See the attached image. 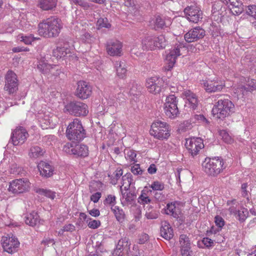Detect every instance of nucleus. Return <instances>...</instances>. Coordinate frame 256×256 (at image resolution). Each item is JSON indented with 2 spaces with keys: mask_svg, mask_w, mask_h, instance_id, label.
Listing matches in <instances>:
<instances>
[{
  "mask_svg": "<svg viewBox=\"0 0 256 256\" xmlns=\"http://www.w3.org/2000/svg\"><path fill=\"white\" fill-rule=\"evenodd\" d=\"M184 98H186L190 104V107L192 110H195L198 105V99L194 94L189 90L184 91L182 93Z\"/></svg>",
  "mask_w": 256,
  "mask_h": 256,
  "instance_id": "nucleus-25",
  "label": "nucleus"
},
{
  "mask_svg": "<svg viewBox=\"0 0 256 256\" xmlns=\"http://www.w3.org/2000/svg\"><path fill=\"white\" fill-rule=\"evenodd\" d=\"M179 242L180 248L190 247V240L186 234H181L180 236Z\"/></svg>",
  "mask_w": 256,
  "mask_h": 256,
  "instance_id": "nucleus-35",
  "label": "nucleus"
},
{
  "mask_svg": "<svg viewBox=\"0 0 256 256\" xmlns=\"http://www.w3.org/2000/svg\"><path fill=\"white\" fill-rule=\"evenodd\" d=\"M29 134L27 130L22 126L16 127L12 132L10 138L14 146L23 144Z\"/></svg>",
  "mask_w": 256,
  "mask_h": 256,
  "instance_id": "nucleus-12",
  "label": "nucleus"
},
{
  "mask_svg": "<svg viewBox=\"0 0 256 256\" xmlns=\"http://www.w3.org/2000/svg\"><path fill=\"white\" fill-rule=\"evenodd\" d=\"M131 172L134 174H142L143 170L140 168L139 164H136L131 167Z\"/></svg>",
  "mask_w": 256,
  "mask_h": 256,
  "instance_id": "nucleus-55",
  "label": "nucleus"
},
{
  "mask_svg": "<svg viewBox=\"0 0 256 256\" xmlns=\"http://www.w3.org/2000/svg\"><path fill=\"white\" fill-rule=\"evenodd\" d=\"M219 134L225 142L231 144L233 142V139L225 130H220Z\"/></svg>",
  "mask_w": 256,
  "mask_h": 256,
  "instance_id": "nucleus-41",
  "label": "nucleus"
},
{
  "mask_svg": "<svg viewBox=\"0 0 256 256\" xmlns=\"http://www.w3.org/2000/svg\"><path fill=\"white\" fill-rule=\"evenodd\" d=\"M37 192L40 194L44 195L52 200H54L56 197V192L44 188H40L37 191Z\"/></svg>",
  "mask_w": 256,
  "mask_h": 256,
  "instance_id": "nucleus-37",
  "label": "nucleus"
},
{
  "mask_svg": "<svg viewBox=\"0 0 256 256\" xmlns=\"http://www.w3.org/2000/svg\"><path fill=\"white\" fill-rule=\"evenodd\" d=\"M44 152L38 146H32L29 152V156L32 158H36L42 156Z\"/></svg>",
  "mask_w": 256,
  "mask_h": 256,
  "instance_id": "nucleus-32",
  "label": "nucleus"
},
{
  "mask_svg": "<svg viewBox=\"0 0 256 256\" xmlns=\"http://www.w3.org/2000/svg\"><path fill=\"white\" fill-rule=\"evenodd\" d=\"M162 80L157 77H152L146 82V86L150 92L154 94L160 92Z\"/></svg>",
  "mask_w": 256,
  "mask_h": 256,
  "instance_id": "nucleus-19",
  "label": "nucleus"
},
{
  "mask_svg": "<svg viewBox=\"0 0 256 256\" xmlns=\"http://www.w3.org/2000/svg\"><path fill=\"white\" fill-rule=\"evenodd\" d=\"M160 235L166 240L171 239L174 236L173 230L166 221H162L161 222Z\"/></svg>",
  "mask_w": 256,
  "mask_h": 256,
  "instance_id": "nucleus-22",
  "label": "nucleus"
},
{
  "mask_svg": "<svg viewBox=\"0 0 256 256\" xmlns=\"http://www.w3.org/2000/svg\"><path fill=\"white\" fill-rule=\"evenodd\" d=\"M126 158L127 160H129L131 162L134 163L136 162V154L134 150H126L124 151Z\"/></svg>",
  "mask_w": 256,
  "mask_h": 256,
  "instance_id": "nucleus-39",
  "label": "nucleus"
},
{
  "mask_svg": "<svg viewBox=\"0 0 256 256\" xmlns=\"http://www.w3.org/2000/svg\"><path fill=\"white\" fill-rule=\"evenodd\" d=\"M74 4L82 6L85 10L88 9L90 7L88 4L87 2H84L82 0H76Z\"/></svg>",
  "mask_w": 256,
  "mask_h": 256,
  "instance_id": "nucleus-58",
  "label": "nucleus"
},
{
  "mask_svg": "<svg viewBox=\"0 0 256 256\" xmlns=\"http://www.w3.org/2000/svg\"><path fill=\"white\" fill-rule=\"evenodd\" d=\"M128 256H144L142 252H140L138 246L134 245L132 250H128L127 251Z\"/></svg>",
  "mask_w": 256,
  "mask_h": 256,
  "instance_id": "nucleus-44",
  "label": "nucleus"
},
{
  "mask_svg": "<svg viewBox=\"0 0 256 256\" xmlns=\"http://www.w3.org/2000/svg\"><path fill=\"white\" fill-rule=\"evenodd\" d=\"M104 203L105 205L108 204L111 206L112 207H114L116 203V196L112 194L108 195L104 201Z\"/></svg>",
  "mask_w": 256,
  "mask_h": 256,
  "instance_id": "nucleus-45",
  "label": "nucleus"
},
{
  "mask_svg": "<svg viewBox=\"0 0 256 256\" xmlns=\"http://www.w3.org/2000/svg\"><path fill=\"white\" fill-rule=\"evenodd\" d=\"M224 162L220 158H206L202 164L204 171L209 175L216 176L223 169Z\"/></svg>",
  "mask_w": 256,
  "mask_h": 256,
  "instance_id": "nucleus-4",
  "label": "nucleus"
},
{
  "mask_svg": "<svg viewBox=\"0 0 256 256\" xmlns=\"http://www.w3.org/2000/svg\"><path fill=\"white\" fill-rule=\"evenodd\" d=\"M122 44L118 40H110L106 45V50L112 56H120L122 52Z\"/></svg>",
  "mask_w": 256,
  "mask_h": 256,
  "instance_id": "nucleus-20",
  "label": "nucleus"
},
{
  "mask_svg": "<svg viewBox=\"0 0 256 256\" xmlns=\"http://www.w3.org/2000/svg\"><path fill=\"white\" fill-rule=\"evenodd\" d=\"M62 28V24L60 18L51 17L38 24V32L44 37H56L58 35Z\"/></svg>",
  "mask_w": 256,
  "mask_h": 256,
  "instance_id": "nucleus-1",
  "label": "nucleus"
},
{
  "mask_svg": "<svg viewBox=\"0 0 256 256\" xmlns=\"http://www.w3.org/2000/svg\"><path fill=\"white\" fill-rule=\"evenodd\" d=\"M25 222L31 226H36L40 222L39 216L36 212H33L25 216Z\"/></svg>",
  "mask_w": 256,
  "mask_h": 256,
  "instance_id": "nucleus-26",
  "label": "nucleus"
},
{
  "mask_svg": "<svg viewBox=\"0 0 256 256\" xmlns=\"http://www.w3.org/2000/svg\"><path fill=\"white\" fill-rule=\"evenodd\" d=\"M142 90V87L138 84H133L132 87L130 88V92L131 94L134 96L138 95Z\"/></svg>",
  "mask_w": 256,
  "mask_h": 256,
  "instance_id": "nucleus-47",
  "label": "nucleus"
},
{
  "mask_svg": "<svg viewBox=\"0 0 256 256\" xmlns=\"http://www.w3.org/2000/svg\"><path fill=\"white\" fill-rule=\"evenodd\" d=\"M19 40L26 44H29L35 40L31 35L28 36H19Z\"/></svg>",
  "mask_w": 256,
  "mask_h": 256,
  "instance_id": "nucleus-51",
  "label": "nucleus"
},
{
  "mask_svg": "<svg viewBox=\"0 0 256 256\" xmlns=\"http://www.w3.org/2000/svg\"><path fill=\"white\" fill-rule=\"evenodd\" d=\"M100 225V220H92L90 221L88 224V226L89 228L93 229H95L98 228Z\"/></svg>",
  "mask_w": 256,
  "mask_h": 256,
  "instance_id": "nucleus-61",
  "label": "nucleus"
},
{
  "mask_svg": "<svg viewBox=\"0 0 256 256\" xmlns=\"http://www.w3.org/2000/svg\"><path fill=\"white\" fill-rule=\"evenodd\" d=\"M150 25L152 28L156 30L166 26V22L162 16H156L150 21Z\"/></svg>",
  "mask_w": 256,
  "mask_h": 256,
  "instance_id": "nucleus-24",
  "label": "nucleus"
},
{
  "mask_svg": "<svg viewBox=\"0 0 256 256\" xmlns=\"http://www.w3.org/2000/svg\"><path fill=\"white\" fill-rule=\"evenodd\" d=\"M76 92V96L80 98H88L92 94L91 86L84 81H79Z\"/></svg>",
  "mask_w": 256,
  "mask_h": 256,
  "instance_id": "nucleus-17",
  "label": "nucleus"
},
{
  "mask_svg": "<svg viewBox=\"0 0 256 256\" xmlns=\"http://www.w3.org/2000/svg\"><path fill=\"white\" fill-rule=\"evenodd\" d=\"M130 244H131L128 238L124 237L118 240L116 246L117 248H120L123 252L124 250H125L127 254L128 250V249L131 250L130 248Z\"/></svg>",
  "mask_w": 256,
  "mask_h": 256,
  "instance_id": "nucleus-31",
  "label": "nucleus"
},
{
  "mask_svg": "<svg viewBox=\"0 0 256 256\" xmlns=\"http://www.w3.org/2000/svg\"><path fill=\"white\" fill-rule=\"evenodd\" d=\"M121 192L122 195V198L125 199V201L127 203L132 204L136 196L134 193L130 192H123L122 191Z\"/></svg>",
  "mask_w": 256,
  "mask_h": 256,
  "instance_id": "nucleus-43",
  "label": "nucleus"
},
{
  "mask_svg": "<svg viewBox=\"0 0 256 256\" xmlns=\"http://www.w3.org/2000/svg\"><path fill=\"white\" fill-rule=\"evenodd\" d=\"M142 44L144 50H153L156 48H164L166 41L163 35L158 36H146L142 40Z\"/></svg>",
  "mask_w": 256,
  "mask_h": 256,
  "instance_id": "nucleus-5",
  "label": "nucleus"
},
{
  "mask_svg": "<svg viewBox=\"0 0 256 256\" xmlns=\"http://www.w3.org/2000/svg\"><path fill=\"white\" fill-rule=\"evenodd\" d=\"M151 200L146 193V190L142 191L141 194L138 198V202L142 204H145L150 202Z\"/></svg>",
  "mask_w": 256,
  "mask_h": 256,
  "instance_id": "nucleus-38",
  "label": "nucleus"
},
{
  "mask_svg": "<svg viewBox=\"0 0 256 256\" xmlns=\"http://www.w3.org/2000/svg\"><path fill=\"white\" fill-rule=\"evenodd\" d=\"M40 174L42 176L48 178L53 174V168L48 164L44 162H40L38 166Z\"/></svg>",
  "mask_w": 256,
  "mask_h": 256,
  "instance_id": "nucleus-23",
  "label": "nucleus"
},
{
  "mask_svg": "<svg viewBox=\"0 0 256 256\" xmlns=\"http://www.w3.org/2000/svg\"><path fill=\"white\" fill-rule=\"evenodd\" d=\"M64 112L76 116H85L88 112V106L82 102L74 101L67 104L64 108Z\"/></svg>",
  "mask_w": 256,
  "mask_h": 256,
  "instance_id": "nucleus-7",
  "label": "nucleus"
},
{
  "mask_svg": "<svg viewBox=\"0 0 256 256\" xmlns=\"http://www.w3.org/2000/svg\"><path fill=\"white\" fill-rule=\"evenodd\" d=\"M180 48H182V46H175L174 48L170 50L167 54L166 58L167 66L166 67V70H170L174 66L177 57L181 54L180 53Z\"/></svg>",
  "mask_w": 256,
  "mask_h": 256,
  "instance_id": "nucleus-18",
  "label": "nucleus"
},
{
  "mask_svg": "<svg viewBox=\"0 0 256 256\" xmlns=\"http://www.w3.org/2000/svg\"><path fill=\"white\" fill-rule=\"evenodd\" d=\"M180 254L182 256H192L191 247L180 248Z\"/></svg>",
  "mask_w": 256,
  "mask_h": 256,
  "instance_id": "nucleus-54",
  "label": "nucleus"
},
{
  "mask_svg": "<svg viewBox=\"0 0 256 256\" xmlns=\"http://www.w3.org/2000/svg\"><path fill=\"white\" fill-rule=\"evenodd\" d=\"M205 30L200 26L190 30L184 34V39L188 42H192L202 38L205 36Z\"/></svg>",
  "mask_w": 256,
  "mask_h": 256,
  "instance_id": "nucleus-15",
  "label": "nucleus"
},
{
  "mask_svg": "<svg viewBox=\"0 0 256 256\" xmlns=\"http://www.w3.org/2000/svg\"><path fill=\"white\" fill-rule=\"evenodd\" d=\"M232 12L234 15L240 14L244 10V5L242 4L240 6H234L230 7Z\"/></svg>",
  "mask_w": 256,
  "mask_h": 256,
  "instance_id": "nucleus-52",
  "label": "nucleus"
},
{
  "mask_svg": "<svg viewBox=\"0 0 256 256\" xmlns=\"http://www.w3.org/2000/svg\"><path fill=\"white\" fill-rule=\"evenodd\" d=\"M246 13L249 16L256 19V6L251 5L248 6Z\"/></svg>",
  "mask_w": 256,
  "mask_h": 256,
  "instance_id": "nucleus-53",
  "label": "nucleus"
},
{
  "mask_svg": "<svg viewBox=\"0 0 256 256\" xmlns=\"http://www.w3.org/2000/svg\"><path fill=\"white\" fill-rule=\"evenodd\" d=\"M57 0H39V6L44 10H52L56 8Z\"/></svg>",
  "mask_w": 256,
  "mask_h": 256,
  "instance_id": "nucleus-27",
  "label": "nucleus"
},
{
  "mask_svg": "<svg viewBox=\"0 0 256 256\" xmlns=\"http://www.w3.org/2000/svg\"><path fill=\"white\" fill-rule=\"evenodd\" d=\"M167 209L166 210V214L172 216L174 218H176L178 217V214L176 211V206L174 204L172 203L168 204L166 206Z\"/></svg>",
  "mask_w": 256,
  "mask_h": 256,
  "instance_id": "nucleus-40",
  "label": "nucleus"
},
{
  "mask_svg": "<svg viewBox=\"0 0 256 256\" xmlns=\"http://www.w3.org/2000/svg\"><path fill=\"white\" fill-rule=\"evenodd\" d=\"M146 216L148 219H156L158 217V213L156 211L146 212Z\"/></svg>",
  "mask_w": 256,
  "mask_h": 256,
  "instance_id": "nucleus-63",
  "label": "nucleus"
},
{
  "mask_svg": "<svg viewBox=\"0 0 256 256\" xmlns=\"http://www.w3.org/2000/svg\"><path fill=\"white\" fill-rule=\"evenodd\" d=\"M52 54L57 59H60L70 56L71 52L68 45L64 44L63 46H58L54 49Z\"/></svg>",
  "mask_w": 256,
  "mask_h": 256,
  "instance_id": "nucleus-21",
  "label": "nucleus"
},
{
  "mask_svg": "<svg viewBox=\"0 0 256 256\" xmlns=\"http://www.w3.org/2000/svg\"><path fill=\"white\" fill-rule=\"evenodd\" d=\"M234 104L228 99L220 100L214 106L212 114L217 118L223 119L234 112Z\"/></svg>",
  "mask_w": 256,
  "mask_h": 256,
  "instance_id": "nucleus-3",
  "label": "nucleus"
},
{
  "mask_svg": "<svg viewBox=\"0 0 256 256\" xmlns=\"http://www.w3.org/2000/svg\"><path fill=\"white\" fill-rule=\"evenodd\" d=\"M124 255L123 251L120 248L116 247V249L112 252L113 256H122Z\"/></svg>",
  "mask_w": 256,
  "mask_h": 256,
  "instance_id": "nucleus-64",
  "label": "nucleus"
},
{
  "mask_svg": "<svg viewBox=\"0 0 256 256\" xmlns=\"http://www.w3.org/2000/svg\"><path fill=\"white\" fill-rule=\"evenodd\" d=\"M238 216L240 221L244 222L248 215V212L246 208H242L238 211Z\"/></svg>",
  "mask_w": 256,
  "mask_h": 256,
  "instance_id": "nucleus-42",
  "label": "nucleus"
},
{
  "mask_svg": "<svg viewBox=\"0 0 256 256\" xmlns=\"http://www.w3.org/2000/svg\"><path fill=\"white\" fill-rule=\"evenodd\" d=\"M86 130L82 122L78 118H75L67 127L66 135L68 139L73 142H78L86 136Z\"/></svg>",
  "mask_w": 256,
  "mask_h": 256,
  "instance_id": "nucleus-2",
  "label": "nucleus"
},
{
  "mask_svg": "<svg viewBox=\"0 0 256 256\" xmlns=\"http://www.w3.org/2000/svg\"><path fill=\"white\" fill-rule=\"evenodd\" d=\"M132 175L130 173H126L122 176V185L120 186V191L122 192L124 188L127 190L130 188L132 184Z\"/></svg>",
  "mask_w": 256,
  "mask_h": 256,
  "instance_id": "nucleus-29",
  "label": "nucleus"
},
{
  "mask_svg": "<svg viewBox=\"0 0 256 256\" xmlns=\"http://www.w3.org/2000/svg\"><path fill=\"white\" fill-rule=\"evenodd\" d=\"M111 209L114 213L116 220L120 222H122L125 218V214L123 210L122 209H120L117 206L112 207Z\"/></svg>",
  "mask_w": 256,
  "mask_h": 256,
  "instance_id": "nucleus-34",
  "label": "nucleus"
},
{
  "mask_svg": "<svg viewBox=\"0 0 256 256\" xmlns=\"http://www.w3.org/2000/svg\"><path fill=\"white\" fill-rule=\"evenodd\" d=\"M150 132L152 136L159 140L166 139L170 135L168 125L160 120L154 121L152 124Z\"/></svg>",
  "mask_w": 256,
  "mask_h": 256,
  "instance_id": "nucleus-6",
  "label": "nucleus"
},
{
  "mask_svg": "<svg viewBox=\"0 0 256 256\" xmlns=\"http://www.w3.org/2000/svg\"><path fill=\"white\" fill-rule=\"evenodd\" d=\"M97 26L98 28H109L110 26V24L108 22V20L106 18H99L97 22Z\"/></svg>",
  "mask_w": 256,
  "mask_h": 256,
  "instance_id": "nucleus-46",
  "label": "nucleus"
},
{
  "mask_svg": "<svg viewBox=\"0 0 256 256\" xmlns=\"http://www.w3.org/2000/svg\"><path fill=\"white\" fill-rule=\"evenodd\" d=\"M122 169H116L114 173L108 176L110 177V183L112 184H116L117 183L118 180L122 175Z\"/></svg>",
  "mask_w": 256,
  "mask_h": 256,
  "instance_id": "nucleus-36",
  "label": "nucleus"
},
{
  "mask_svg": "<svg viewBox=\"0 0 256 256\" xmlns=\"http://www.w3.org/2000/svg\"><path fill=\"white\" fill-rule=\"evenodd\" d=\"M56 66H52L50 64L46 63L44 62H40L38 65V68L40 72L44 74L52 72V70L54 68H56Z\"/></svg>",
  "mask_w": 256,
  "mask_h": 256,
  "instance_id": "nucleus-33",
  "label": "nucleus"
},
{
  "mask_svg": "<svg viewBox=\"0 0 256 256\" xmlns=\"http://www.w3.org/2000/svg\"><path fill=\"white\" fill-rule=\"evenodd\" d=\"M164 110L166 116L170 118H174L178 114L176 97L174 94H171L166 97Z\"/></svg>",
  "mask_w": 256,
  "mask_h": 256,
  "instance_id": "nucleus-9",
  "label": "nucleus"
},
{
  "mask_svg": "<svg viewBox=\"0 0 256 256\" xmlns=\"http://www.w3.org/2000/svg\"><path fill=\"white\" fill-rule=\"evenodd\" d=\"M4 90L9 94H13L18 90V80L16 74L12 70H8L4 77Z\"/></svg>",
  "mask_w": 256,
  "mask_h": 256,
  "instance_id": "nucleus-10",
  "label": "nucleus"
},
{
  "mask_svg": "<svg viewBox=\"0 0 256 256\" xmlns=\"http://www.w3.org/2000/svg\"><path fill=\"white\" fill-rule=\"evenodd\" d=\"M102 196V194L100 192H96L92 194L90 196V200L94 203H96L99 200Z\"/></svg>",
  "mask_w": 256,
  "mask_h": 256,
  "instance_id": "nucleus-62",
  "label": "nucleus"
},
{
  "mask_svg": "<svg viewBox=\"0 0 256 256\" xmlns=\"http://www.w3.org/2000/svg\"><path fill=\"white\" fill-rule=\"evenodd\" d=\"M186 147L194 157L197 155L200 150L204 148L203 140L200 138H192L186 140Z\"/></svg>",
  "mask_w": 256,
  "mask_h": 256,
  "instance_id": "nucleus-11",
  "label": "nucleus"
},
{
  "mask_svg": "<svg viewBox=\"0 0 256 256\" xmlns=\"http://www.w3.org/2000/svg\"><path fill=\"white\" fill-rule=\"evenodd\" d=\"M75 230V226L72 224L65 225L59 232V234H62L64 232H73Z\"/></svg>",
  "mask_w": 256,
  "mask_h": 256,
  "instance_id": "nucleus-56",
  "label": "nucleus"
},
{
  "mask_svg": "<svg viewBox=\"0 0 256 256\" xmlns=\"http://www.w3.org/2000/svg\"><path fill=\"white\" fill-rule=\"evenodd\" d=\"M215 223L218 226L221 228L224 226V221L221 216H216L215 217Z\"/></svg>",
  "mask_w": 256,
  "mask_h": 256,
  "instance_id": "nucleus-60",
  "label": "nucleus"
},
{
  "mask_svg": "<svg viewBox=\"0 0 256 256\" xmlns=\"http://www.w3.org/2000/svg\"><path fill=\"white\" fill-rule=\"evenodd\" d=\"M74 149H75V146H74L72 143L66 144L63 148L64 151L70 154H74Z\"/></svg>",
  "mask_w": 256,
  "mask_h": 256,
  "instance_id": "nucleus-49",
  "label": "nucleus"
},
{
  "mask_svg": "<svg viewBox=\"0 0 256 256\" xmlns=\"http://www.w3.org/2000/svg\"><path fill=\"white\" fill-rule=\"evenodd\" d=\"M207 92H214L221 90L224 86V84L216 80H202L201 84Z\"/></svg>",
  "mask_w": 256,
  "mask_h": 256,
  "instance_id": "nucleus-16",
  "label": "nucleus"
},
{
  "mask_svg": "<svg viewBox=\"0 0 256 256\" xmlns=\"http://www.w3.org/2000/svg\"><path fill=\"white\" fill-rule=\"evenodd\" d=\"M30 188V183L28 179L20 178L11 182L8 190L13 194H18L29 191Z\"/></svg>",
  "mask_w": 256,
  "mask_h": 256,
  "instance_id": "nucleus-8",
  "label": "nucleus"
},
{
  "mask_svg": "<svg viewBox=\"0 0 256 256\" xmlns=\"http://www.w3.org/2000/svg\"><path fill=\"white\" fill-rule=\"evenodd\" d=\"M81 39L83 42L88 43H90L93 40V38L88 32H84L82 34L81 36Z\"/></svg>",
  "mask_w": 256,
  "mask_h": 256,
  "instance_id": "nucleus-57",
  "label": "nucleus"
},
{
  "mask_svg": "<svg viewBox=\"0 0 256 256\" xmlns=\"http://www.w3.org/2000/svg\"><path fill=\"white\" fill-rule=\"evenodd\" d=\"M10 224V222L6 216L0 214V227H2L4 226L9 225Z\"/></svg>",
  "mask_w": 256,
  "mask_h": 256,
  "instance_id": "nucleus-59",
  "label": "nucleus"
},
{
  "mask_svg": "<svg viewBox=\"0 0 256 256\" xmlns=\"http://www.w3.org/2000/svg\"><path fill=\"white\" fill-rule=\"evenodd\" d=\"M226 4H229L228 6H240L242 3L240 0H221Z\"/></svg>",
  "mask_w": 256,
  "mask_h": 256,
  "instance_id": "nucleus-50",
  "label": "nucleus"
},
{
  "mask_svg": "<svg viewBox=\"0 0 256 256\" xmlns=\"http://www.w3.org/2000/svg\"><path fill=\"white\" fill-rule=\"evenodd\" d=\"M4 250L9 254L16 252L20 242L15 236H2L1 240Z\"/></svg>",
  "mask_w": 256,
  "mask_h": 256,
  "instance_id": "nucleus-14",
  "label": "nucleus"
},
{
  "mask_svg": "<svg viewBox=\"0 0 256 256\" xmlns=\"http://www.w3.org/2000/svg\"><path fill=\"white\" fill-rule=\"evenodd\" d=\"M184 12L186 18L190 22L198 23L202 19V12L196 6H188L184 8Z\"/></svg>",
  "mask_w": 256,
  "mask_h": 256,
  "instance_id": "nucleus-13",
  "label": "nucleus"
},
{
  "mask_svg": "<svg viewBox=\"0 0 256 256\" xmlns=\"http://www.w3.org/2000/svg\"><path fill=\"white\" fill-rule=\"evenodd\" d=\"M150 187L154 190H162L164 188V184L158 181L154 182Z\"/></svg>",
  "mask_w": 256,
  "mask_h": 256,
  "instance_id": "nucleus-48",
  "label": "nucleus"
},
{
  "mask_svg": "<svg viewBox=\"0 0 256 256\" xmlns=\"http://www.w3.org/2000/svg\"><path fill=\"white\" fill-rule=\"evenodd\" d=\"M88 148L84 144L75 145L74 149V155H77L78 156L85 157L88 155Z\"/></svg>",
  "mask_w": 256,
  "mask_h": 256,
  "instance_id": "nucleus-30",
  "label": "nucleus"
},
{
  "mask_svg": "<svg viewBox=\"0 0 256 256\" xmlns=\"http://www.w3.org/2000/svg\"><path fill=\"white\" fill-rule=\"evenodd\" d=\"M115 66L116 68L117 75L120 78H123L126 76L127 72L125 62L124 60L116 62Z\"/></svg>",
  "mask_w": 256,
  "mask_h": 256,
  "instance_id": "nucleus-28",
  "label": "nucleus"
}]
</instances>
